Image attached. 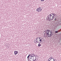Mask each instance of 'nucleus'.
<instances>
[{"mask_svg":"<svg viewBox=\"0 0 61 61\" xmlns=\"http://www.w3.org/2000/svg\"><path fill=\"white\" fill-rule=\"evenodd\" d=\"M55 14H51L48 16V18L49 20L51 21L55 18Z\"/></svg>","mask_w":61,"mask_h":61,"instance_id":"f257e3e1","label":"nucleus"},{"mask_svg":"<svg viewBox=\"0 0 61 61\" xmlns=\"http://www.w3.org/2000/svg\"><path fill=\"white\" fill-rule=\"evenodd\" d=\"M52 33L51 32V31H50V30H47L46 31V37H50L51 36H52Z\"/></svg>","mask_w":61,"mask_h":61,"instance_id":"f03ea898","label":"nucleus"},{"mask_svg":"<svg viewBox=\"0 0 61 61\" xmlns=\"http://www.w3.org/2000/svg\"><path fill=\"white\" fill-rule=\"evenodd\" d=\"M34 41L35 43L37 44V43H41V42L42 41V40L41 38L39 37V38H36V39H35Z\"/></svg>","mask_w":61,"mask_h":61,"instance_id":"7ed1b4c3","label":"nucleus"},{"mask_svg":"<svg viewBox=\"0 0 61 61\" xmlns=\"http://www.w3.org/2000/svg\"><path fill=\"white\" fill-rule=\"evenodd\" d=\"M36 11L39 12H40L42 11V9L40 7L39 8H37V9L36 10Z\"/></svg>","mask_w":61,"mask_h":61,"instance_id":"20e7f679","label":"nucleus"},{"mask_svg":"<svg viewBox=\"0 0 61 61\" xmlns=\"http://www.w3.org/2000/svg\"><path fill=\"white\" fill-rule=\"evenodd\" d=\"M48 61H55V60L52 58H49Z\"/></svg>","mask_w":61,"mask_h":61,"instance_id":"39448f33","label":"nucleus"},{"mask_svg":"<svg viewBox=\"0 0 61 61\" xmlns=\"http://www.w3.org/2000/svg\"><path fill=\"white\" fill-rule=\"evenodd\" d=\"M38 59L36 58V57H34L33 61H37Z\"/></svg>","mask_w":61,"mask_h":61,"instance_id":"423d86ee","label":"nucleus"},{"mask_svg":"<svg viewBox=\"0 0 61 61\" xmlns=\"http://www.w3.org/2000/svg\"><path fill=\"white\" fill-rule=\"evenodd\" d=\"M17 54H18V52L17 51H14V54L15 55H17Z\"/></svg>","mask_w":61,"mask_h":61,"instance_id":"0eeeda50","label":"nucleus"},{"mask_svg":"<svg viewBox=\"0 0 61 61\" xmlns=\"http://www.w3.org/2000/svg\"><path fill=\"white\" fill-rule=\"evenodd\" d=\"M30 56H34V57H36V56H35V55H34L33 54H31Z\"/></svg>","mask_w":61,"mask_h":61,"instance_id":"6e6552de","label":"nucleus"},{"mask_svg":"<svg viewBox=\"0 0 61 61\" xmlns=\"http://www.w3.org/2000/svg\"><path fill=\"white\" fill-rule=\"evenodd\" d=\"M28 61H33V59L30 58V60H29Z\"/></svg>","mask_w":61,"mask_h":61,"instance_id":"1a4fd4ad","label":"nucleus"},{"mask_svg":"<svg viewBox=\"0 0 61 61\" xmlns=\"http://www.w3.org/2000/svg\"><path fill=\"white\" fill-rule=\"evenodd\" d=\"M30 58H31L32 59H34V56H30Z\"/></svg>","mask_w":61,"mask_h":61,"instance_id":"9d476101","label":"nucleus"},{"mask_svg":"<svg viewBox=\"0 0 61 61\" xmlns=\"http://www.w3.org/2000/svg\"><path fill=\"white\" fill-rule=\"evenodd\" d=\"M38 46L39 47H40V46H41V45L40 44H39L38 45Z\"/></svg>","mask_w":61,"mask_h":61,"instance_id":"9b49d317","label":"nucleus"},{"mask_svg":"<svg viewBox=\"0 0 61 61\" xmlns=\"http://www.w3.org/2000/svg\"><path fill=\"white\" fill-rule=\"evenodd\" d=\"M55 32L56 33H58V31H55Z\"/></svg>","mask_w":61,"mask_h":61,"instance_id":"f8f14e48","label":"nucleus"},{"mask_svg":"<svg viewBox=\"0 0 61 61\" xmlns=\"http://www.w3.org/2000/svg\"><path fill=\"white\" fill-rule=\"evenodd\" d=\"M41 1H45V0H40Z\"/></svg>","mask_w":61,"mask_h":61,"instance_id":"ddd939ff","label":"nucleus"},{"mask_svg":"<svg viewBox=\"0 0 61 61\" xmlns=\"http://www.w3.org/2000/svg\"><path fill=\"white\" fill-rule=\"evenodd\" d=\"M27 58L28 60H29V57L28 56L27 57Z\"/></svg>","mask_w":61,"mask_h":61,"instance_id":"4468645a","label":"nucleus"},{"mask_svg":"<svg viewBox=\"0 0 61 61\" xmlns=\"http://www.w3.org/2000/svg\"><path fill=\"white\" fill-rule=\"evenodd\" d=\"M30 56V55H29V56H29H29Z\"/></svg>","mask_w":61,"mask_h":61,"instance_id":"2eb2a0df","label":"nucleus"}]
</instances>
